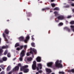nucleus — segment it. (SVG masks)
<instances>
[{
    "label": "nucleus",
    "instance_id": "5",
    "mask_svg": "<svg viewBox=\"0 0 74 74\" xmlns=\"http://www.w3.org/2000/svg\"><path fill=\"white\" fill-rule=\"evenodd\" d=\"M25 55V51L23 50L20 53V57H23Z\"/></svg>",
    "mask_w": 74,
    "mask_h": 74
},
{
    "label": "nucleus",
    "instance_id": "48",
    "mask_svg": "<svg viewBox=\"0 0 74 74\" xmlns=\"http://www.w3.org/2000/svg\"><path fill=\"white\" fill-rule=\"evenodd\" d=\"M71 6H72V7H74V3H73L71 4Z\"/></svg>",
    "mask_w": 74,
    "mask_h": 74
},
{
    "label": "nucleus",
    "instance_id": "34",
    "mask_svg": "<svg viewBox=\"0 0 74 74\" xmlns=\"http://www.w3.org/2000/svg\"><path fill=\"white\" fill-rule=\"evenodd\" d=\"M23 47H24V49H25V50L26 49V48H27V45H25L24 46H23Z\"/></svg>",
    "mask_w": 74,
    "mask_h": 74
},
{
    "label": "nucleus",
    "instance_id": "31",
    "mask_svg": "<svg viewBox=\"0 0 74 74\" xmlns=\"http://www.w3.org/2000/svg\"><path fill=\"white\" fill-rule=\"evenodd\" d=\"M7 71H10V68L9 66H8L7 68Z\"/></svg>",
    "mask_w": 74,
    "mask_h": 74
},
{
    "label": "nucleus",
    "instance_id": "44",
    "mask_svg": "<svg viewBox=\"0 0 74 74\" xmlns=\"http://www.w3.org/2000/svg\"><path fill=\"white\" fill-rule=\"evenodd\" d=\"M42 71L39 70V71L38 73H42Z\"/></svg>",
    "mask_w": 74,
    "mask_h": 74
},
{
    "label": "nucleus",
    "instance_id": "23",
    "mask_svg": "<svg viewBox=\"0 0 74 74\" xmlns=\"http://www.w3.org/2000/svg\"><path fill=\"white\" fill-rule=\"evenodd\" d=\"M71 28V30L74 32V26L73 25H71L70 26Z\"/></svg>",
    "mask_w": 74,
    "mask_h": 74
},
{
    "label": "nucleus",
    "instance_id": "22",
    "mask_svg": "<svg viewBox=\"0 0 74 74\" xmlns=\"http://www.w3.org/2000/svg\"><path fill=\"white\" fill-rule=\"evenodd\" d=\"M64 29H66L68 31V32H70V29L67 27H65L64 28Z\"/></svg>",
    "mask_w": 74,
    "mask_h": 74
},
{
    "label": "nucleus",
    "instance_id": "43",
    "mask_svg": "<svg viewBox=\"0 0 74 74\" xmlns=\"http://www.w3.org/2000/svg\"><path fill=\"white\" fill-rule=\"evenodd\" d=\"M3 60H0V63H3Z\"/></svg>",
    "mask_w": 74,
    "mask_h": 74
},
{
    "label": "nucleus",
    "instance_id": "16",
    "mask_svg": "<svg viewBox=\"0 0 74 74\" xmlns=\"http://www.w3.org/2000/svg\"><path fill=\"white\" fill-rule=\"evenodd\" d=\"M38 67L40 69H42V65L41 64H39L38 65Z\"/></svg>",
    "mask_w": 74,
    "mask_h": 74
},
{
    "label": "nucleus",
    "instance_id": "50",
    "mask_svg": "<svg viewBox=\"0 0 74 74\" xmlns=\"http://www.w3.org/2000/svg\"><path fill=\"white\" fill-rule=\"evenodd\" d=\"M32 40L34 41V38H33V37H32Z\"/></svg>",
    "mask_w": 74,
    "mask_h": 74
},
{
    "label": "nucleus",
    "instance_id": "45",
    "mask_svg": "<svg viewBox=\"0 0 74 74\" xmlns=\"http://www.w3.org/2000/svg\"><path fill=\"white\" fill-rule=\"evenodd\" d=\"M1 74H4V71H3L1 73Z\"/></svg>",
    "mask_w": 74,
    "mask_h": 74
},
{
    "label": "nucleus",
    "instance_id": "15",
    "mask_svg": "<svg viewBox=\"0 0 74 74\" xmlns=\"http://www.w3.org/2000/svg\"><path fill=\"white\" fill-rule=\"evenodd\" d=\"M20 41H23L24 40V37L23 36H21L19 38Z\"/></svg>",
    "mask_w": 74,
    "mask_h": 74
},
{
    "label": "nucleus",
    "instance_id": "51",
    "mask_svg": "<svg viewBox=\"0 0 74 74\" xmlns=\"http://www.w3.org/2000/svg\"><path fill=\"white\" fill-rule=\"evenodd\" d=\"M45 10H46L45 8H43V9H42V11H44Z\"/></svg>",
    "mask_w": 74,
    "mask_h": 74
},
{
    "label": "nucleus",
    "instance_id": "19",
    "mask_svg": "<svg viewBox=\"0 0 74 74\" xmlns=\"http://www.w3.org/2000/svg\"><path fill=\"white\" fill-rule=\"evenodd\" d=\"M46 71L47 73H51L52 71L50 69H46Z\"/></svg>",
    "mask_w": 74,
    "mask_h": 74
},
{
    "label": "nucleus",
    "instance_id": "27",
    "mask_svg": "<svg viewBox=\"0 0 74 74\" xmlns=\"http://www.w3.org/2000/svg\"><path fill=\"white\" fill-rule=\"evenodd\" d=\"M18 46H19V43H17L15 44V47H18Z\"/></svg>",
    "mask_w": 74,
    "mask_h": 74
},
{
    "label": "nucleus",
    "instance_id": "21",
    "mask_svg": "<svg viewBox=\"0 0 74 74\" xmlns=\"http://www.w3.org/2000/svg\"><path fill=\"white\" fill-rule=\"evenodd\" d=\"M8 48V46L6 45L5 46H2V49H6V48Z\"/></svg>",
    "mask_w": 74,
    "mask_h": 74
},
{
    "label": "nucleus",
    "instance_id": "28",
    "mask_svg": "<svg viewBox=\"0 0 74 74\" xmlns=\"http://www.w3.org/2000/svg\"><path fill=\"white\" fill-rule=\"evenodd\" d=\"M3 52V50L2 49H0V54H1Z\"/></svg>",
    "mask_w": 74,
    "mask_h": 74
},
{
    "label": "nucleus",
    "instance_id": "42",
    "mask_svg": "<svg viewBox=\"0 0 74 74\" xmlns=\"http://www.w3.org/2000/svg\"><path fill=\"white\" fill-rule=\"evenodd\" d=\"M12 71H11L10 72H9L8 74H12Z\"/></svg>",
    "mask_w": 74,
    "mask_h": 74
},
{
    "label": "nucleus",
    "instance_id": "13",
    "mask_svg": "<svg viewBox=\"0 0 74 74\" xmlns=\"http://www.w3.org/2000/svg\"><path fill=\"white\" fill-rule=\"evenodd\" d=\"M26 13L27 14V16L28 17H30V16H32V14L30 12L27 13V12H26Z\"/></svg>",
    "mask_w": 74,
    "mask_h": 74
},
{
    "label": "nucleus",
    "instance_id": "3",
    "mask_svg": "<svg viewBox=\"0 0 74 74\" xmlns=\"http://www.w3.org/2000/svg\"><path fill=\"white\" fill-rule=\"evenodd\" d=\"M29 52L30 53L32 54L33 57L34 58L33 52L34 53L35 55H36L37 54V50L34 48L33 49L31 47L30 48V52Z\"/></svg>",
    "mask_w": 74,
    "mask_h": 74
},
{
    "label": "nucleus",
    "instance_id": "60",
    "mask_svg": "<svg viewBox=\"0 0 74 74\" xmlns=\"http://www.w3.org/2000/svg\"><path fill=\"white\" fill-rule=\"evenodd\" d=\"M66 7H69V5H67Z\"/></svg>",
    "mask_w": 74,
    "mask_h": 74
},
{
    "label": "nucleus",
    "instance_id": "2",
    "mask_svg": "<svg viewBox=\"0 0 74 74\" xmlns=\"http://www.w3.org/2000/svg\"><path fill=\"white\" fill-rule=\"evenodd\" d=\"M62 62L61 60H60V61L58 60H57L55 62V66L56 67H60V68L63 67V65L61 64Z\"/></svg>",
    "mask_w": 74,
    "mask_h": 74
},
{
    "label": "nucleus",
    "instance_id": "40",
    "mask_svg": "<svg viewBox=\"0 0 74 74\" xmlns=\"http://www.w3.org/2000/svg\"><path fill=\"white\" fill-rule=\"evenodd\" d=\"M71 18V16H69L67 17L68 18Z\"/></svg>",
    "mask_w": 74,
    "mask_h": 74
},
{
    "label": "nucleus",
    "instance_id": "61",
    "mask_svg": "<svg viewBox=\"0 0 74 74\" xmlns=\"http://www.w3.org/2000/svg\"><path fill=\"white\" fill-rule=\"evenodd\" d=\"M1 71V69L0 68V71Z\"/></svg>",
    "mask_w": 74,
    "mask_h": 74
},
{
    "label": "nucleus",
    "instance_id": "35",
    "mask_svg": "<svg viewBox=\"0 0 74 74\" xmlns=\"http://www.w3.org/2000/svg\"><path fill=\"white\" fill-rule=\"evenodd\" d=\"M23 57H21L20 58H19V60L20 61H22L23 60Z\"/></svg>",
    "mask_w": 74,
    "mask_h": 74
},
{
    "label": "nucleus",
    "instance_id": "47",
    "mask_svg": "<svg viewBox=\"0 0 74 74\" xmlns=\"http://www.w3.org/2000/svg\"><path fill=\"white\" fill-rule=\"evenodd\" d=\"M26 55H27V56H29V53L28 52V53H27Z\"/></svg>",
    "mask_w": 74,
    "mask_h": 74
},
{
    "label": "nucleus",
    "instance_id": "52",
    "mask_svg": "<svg viewBox=\"0 0 74 74\" xmlns=\"http://www.w3.org/2000/svg\"><path fill=\"white\" fill-rule=\"evenodd\" d=\"M1 38H0V43H1Z\"/></svg>",
    "mask_w": 74,
    "mask_h": 74
},
{
    "label": "nucleus",
    "instance_id": "57",
    "mask_svg": "<svg viewBox=\"0 0 74 74\" xmlns=\"http://www.w3.org/2000/svg\"><path fill=\"white\" fill-rule=\"evenodd\" d=\"M27 19L28 21H30V18H27Z\"/></svg>",
    "mask_w": 74,
    "mask_h": 74
},
{
    "label": "nucleus",
    "instance_id": "9",
    "mask_svg": "<svg viewBox=\"0 0 74 74\" xmlns=\"http://www.w3.org/2000/svg\"><path fill=\"white\" fill-rule=\"evenodd\" d=\"M3 36L4 38H5V41L7 42V43H8V40H7V39L6 38V37L5 36V35L4 34V33H3Z\"/></svg>",
    "mask_w": 74,
    "mask_h": 74
},
{
    "label": "nucleus",
    "instance_id": "11",
    "mask_svg": "<svg viewBox=\"0 0 74 74\" xmlns=\"http://www.w3.org/2000/svg\"><path fill=\"white\" fill-rule=\"evenodd\" d=\"M29 38H30V37H29V36H27L26 37V39H25L24 40L25 43H27V41H28V40H29Z\"/></svg>",
    "mask_w": 74,
    "mask_h": 74
},
{
    "label": "nucleus",
    "instance_id": "58",
    "mask_svg": "<svg viewBox=\"0 0 74 74\" xmlns=\"http://www.w3.org/2000/svg\"><path fill=\"white\" fill-rule=\"evenodd\" d=\"M36 74H38V72H37L36 73Z\"/></svg>",
    "mask_w": 74,
    "mask_h": 74
},
{
    "label": "nucleus",
    "instance_id": "55",
    "mask_svg": "<svg viewBox=\"0 0 74 74\" xmlns=\"http://www.w3.org/2000/svg\"><path fill=\"white\" fill-rule=\"evenodd\" d=\"M72 11L73 12H74V9L72 10Z\"/></svg>",
    "mask_w": 74,
    "mask_h": 74
},
{
    "label": "nucleus",
    "instance_id": "1",
    "mask_svg": "<svg viewBox=\"0 0 74 74\" xmlns=\"http://www.w3.org/2000/svg\"><path fill=\"white\" fill-rule=\"evenodd\" d=\"M28 66L27 65H26L23 66L20 68V70L21 71H23V70L24 72L25 73H27L29 72V69L28 68Z\"/></svg>",
    "mask_w": 74,
    "mask_h": 74
},
{
    "label": "nucleus",
    "instance_id": "62",
    "mask_svg": "<svg viewBox=\"0 0 74 74\" xmlns=\"http://www.w3.org/2000/svg\"><path fill=\"white\" fill-rule=\"evenodd\" d=\"M34 36L32 35V37H34Z\"/></svg>",
    "mask_w": 74,
    "mask_h": 74
},
{
    "label": "nucleus",
    "instance_id": "20",
    "mask_svg": "<svg viewBox=\"0 0 74 74\" xmlns=\"http://www.w3.org/2000/svg\"><path fill=\"white\" fill-rule=\"evenodd\" d=\"M54 13L55 14V16H57L58 15H59V14H58V12L56 11L54 12Z\"/></svg>",
    "mask_w": 74,
    "mask_h": 74
},
{
    "label": "nucleus",
    "instance_id": "8",
    "mask_svg": "<svg viewBox=\"0 0 74 74\" xmlns=\"http://www.w3.org/2000/svg\"><path fill=\"white\" fill-rule=\"evenodd\" d=\"M53 64V62H50L47 64V66L48 67H52V64Z\"/></svg>",
    "mask_w": 74,
    "mask_h": 74
},
{
    "label": "nucleus",
    "instance_id": "6",
    "mask_svg": "<svg viewBox=\"0 0 74 74\" xmlns=\"http://www.w3.org/2000/svg\"><path fill=\"white\" fill-rule=\"evenodd\" d=\"M57 18L58 20H63L64 19V16H63L60 15L57 17Z\"/></svg>",
    "mask_w": 74,
    "mask_h": 74
},
{
    "label": "nucleus",
    "instance_id": "12",
    "mask_svg": "<svg viewBox=\"0 0 74 74\" xmlns=\"http://www.w3.org/2000/svg\"><path fill=\"white\" fill-rule=\"evenodd\" d=\"M9 32H10V31L9 30H8V29H5L4 31V33H5V34H9Z\"/></svg>",
    "mask_w": 74,
    "mask_h": 74
},
{
    "label": "nucleus",
    "instance_id": "14",
    "mask_svg": "<svg viewBox=\"0 0 74 74\" xmlns=\"http://www.w3.org/2000/svg\"><path fill=\"white\" fill-rule=\"evenodd\" d=\"M27 60L28 62H31L32 60V58L31 57H28L27 58Z\"/></svg>",
    "mask_w": 74,
    "mask_h": 74
},
{
    "label": "nucleus",
    "instance_id": "24",
    "mask_svg": "<svg viewBox=\"0 0 74 74\" xmlns=\"http://www.w3.org/2000/svg\"><path fill=\"white\" fill-rule=\"evenodd\" d=\"M54 10H57V11H59L60 9L58 7H56L54 9Z\"/></svg>",
    "mask_w": 74,
    "mask_h": 74
},
{
    "label": "nucleus",
    "instance_id": "38",
    "mask_svg": "<svg viewBox=\"0 0 74 74\" xmlns=\"http://www.w3.org/2000/svg\"><path fill=\"white\" fill-rule=\"evenodd\" d=\"M18 66V67H21V64H20V63H19V64H18V66Z\"/></svg>",
    "mask_w": 74,
    "mask_h": 74
},
{
    "label": "nucleus",
    "instance_id": "29",
    "mask_svg": "<svg viewBox=\"0 0 74 74\" xmlns=\"http://www.w3.org/2000/svg\"><path fill=\"white\" fill-rule=\"evenodd\" d=\"M7 56L8 58H10V57H11V54H10V53H8Z\"/></svg>",
    "mask_w": 74,
    "mask_h": 74
},
{
    "label": "nucleus",
    "instance_id": "64",
    "mask_svg": "<svg viewBox=\"0 0 74 74\" xmlns=\"http://www.w3.org/2000/svg\"><path fill=\"white\" fill-rule=\"evenodd\" d=\"M51 74H55L54 73H51Z\"/></svg>",
    "mask_w": 74,
    "mask_h": 74
},
{
    "label": "nucleus",
    "instance_id": "36",
    "mask_svg": "<svg viewBox=\"0 0 74 74\" xmlns=\"http://www.w3.org/2000/svg\"><path fill=\"white\" fill-rule=\"evenodd\" d=\"M59 74H64V73L63 72H59Z\"/></svg>",
    "mask_w": 74,
    "mask_h": 74
},
{
    "label": "nucleus",
    "instance_id": "39",
    "mask_svg": "<svg viewBox=\"0 0 74 74\" xmlns=\"http://www.w3.org/2000/svg\"><path fill=\"white\" fill-rule=\"evenodd\" d=\"M16 49L17 51H19L21 49L19 47H18L16 48Z\"/></svg>",
    "mask_w": 74,
    "mask_h": 74
},
{
    "label": "nucleus",
    "instance_id": "49",
    "mask_svg": "<svg viewBox=\"0 0 74 74\" xmlns=\"http://www.w3.org/2000/svg\"><path fill=\"white\" fill-rule=\"evenodd\" d=\"M36 69H37V71L39 70V68L38 67H37L36 68Z\"/></svg>",
    "mask_w": 74,
    "mask_h": 74
},
{
    "label": "nucleus",
    "instance_id": "56",
    "mask_svg": "<svg viewBox=\"0 0 74 74\" xmlns=\"http://www.w3.org/2000/svg\"><path fill=\"white\" fill-rule=\"evenodd\" d=\"M2 70H4V68H3H3H2Z\"/></svg>",
    "mask_w": 74,
    "mask_h": 74
},
{
    "label": "nucleus",
    "instance_id": "37",
    "mask_svg": "<svg viewBox=\"0 0 74 74\" xmlns=\"http://www.w3.org/2000/svg\"><path fill=\"white\" fill-rule=\"evenodd\" d=\"M20 49H22L23 48V45L20 46Z\"/></svg>",
    "mask_w": 74,
    "mask_h": 74
},
{
    "label": "nucleus",
    "instance_id": "46",
    "mask_svg": "<svg viewBox=\"0 0 74 74\" xmlns=\"http://www.w3.org/2000/svg\"><path fill=\"white\" fill-rule=\"evenodd\" d=\"M45 9L46 10H49V8L47 7L45 8Z\"/></svg>",
    "mask_w": 74,
    "mask_h": 74
},
{
    "label": "nucleus",
    "instance_id": "26",
    "mask_svg": "<svg viewBox=\"0 0 74 74\" xmlns=\"http://www.w3.org/2000/svg\"><path fill=\"white\" fill-rule=\"evenodd\" d=\"M7 53H8V51L7 50H6L4 53V55H7Z\"/></svg>",
    "mask_w": 74,
    "mask_h": 74
},
{
    "label": "nucleus",
    "instance_id": "10",
    "mask_svg": "<svg viewBox=\"0 0 74 74\" xmlns=\"http://www.w3.org/2000/svg\"><path fill=\"white\" fill-rule=\"evenodd\" d=\"M36 59L38 62H40L41 60V58L40 57H38Z\"/></svg>",
    "mask_w": 74,
    "mask_h": 74
},
{
    "label": "nucleus",
    "instance_id": "54",
    "mask_svg": "<svg viewBox=\"0 0 74 74\" xmlns=\"http://www.w3.org/2000/svg\"><path fill=\"white\" fill-rule=\"evenodd\" d=\"M19 74H22V72H20Z\"/></svg>",
    "mask_w": 74,
    "mask_h": 74
},
{
    "label": "nucleus",
    "instance_id": "18",
    "mask_svg": "<svg viewBox=\"0 0 74 74\" xmlns=\"http://www.w3.org/2000/svg\"><path fill=\"white\" fill-rule=\"evenodd\" d=\"M68 72L69 73H71V72H72V73H74V69H72L71 70H69L68 71Z\"/></svg>",
    "mask_w": 74,
    "mask_h": 74
},
{
    "label": "nucleus",
    "instance_id": "7",
    "mask_svg": "<svg viewBox=\"0 0 74 74\" xmlns=\"http://www.w3.org/2000/svg\"><path fill=\"white\" fill-rule=\"evenodd\" d=\"M19 69V67L18 66H16L14 68L13 70V72H14V71H18Z\"/></svg>",
    "mask_w": 74,
    "mask_h": 74
},
{
    "label": "nucleus",
    "instance_id": "30",
    "mask_svg": "<svg viewBox=\"0 0 74 74\" xmlns=\"http://www.w3.org/2000/svg\"><path fill=\"white\" fill-rule=\"evenodd\" d=\"M51 5L52 7H55V4L54 3H52Z\"/></svg>",
    "mask_w": 74,
    "mask_h": 74
},
{
    "label": "nucleus",
    "instance_id": "53",
    "mask_svg": "<svg viewBox=\"0 0 74 74\" xmlns=\"http://www.w3.org/2000/svg\"><path fill=\"white\" fill-rule=\"evenodd\" d=\"M54 1V0H51V2H53Z\"/></svg>",
    "mask_w": 74,
    "mask_h": 74
},
{
    "label": "nucleus",
    "instance_id": "4",
    "mask_svg": "<svg viewBox=\"0 0 74 74\" xmlns=\"http://www.w3.org/2000/svg\"><path fill=\"white\" fill-rule=\"evenodd\" d=\"M32 68L34 70H35L36 69V68H37L36 62L35 61H34L33 62V64L32 66Z\"/></svg>",
    "mask_w": 74,
    "mask_h": 74
},
{
    "label": "nucleus",
    "instance_id": "41",
    "mask_svg": "<svg viewBox=\"0 0 74 74\" xmlns=\"http://www.w3.org/2000/svg\"><path fill=\"white\" fill-rule=\"evenodd\" d=\"M0 67H1V68H2L3 67H4V65H0Z\"/></svg>",
    "mask_w": 74,
    "mask_h": 74
},
{
    "label": "nucleus",
    "instance_id": "63",
    "mask_svg": "<svg viewBox=\"0 0 74 74\" xmlns=\"http://www.w3.org/2000/svg\"><path fill=\"white\" fill-rule=\"evenodd\" d=\"M7 21H8V22L9 21H10V20H7Z\"/></svg>",
    "mask_w": 74,
    "mask_h": 74
},
{
    "label": "nucleus",
    "instance_id": "33",
    "mask_svg": "<svg viewBox=\"0 0 74 74\" xmlns=\"http://www.w3.org/2000/svg\"><path fill=\"white\" fill-rule=\"evenodd\" d=\"M63 25V23H60L59 24L58 26H62Z\"/></svg>",
    "mask_w": 74,
    "mask_h": 74
},
{
    "label": "nucleus",
    "instance_id": "17",
    "mask_svg": "<svg viewBox=\"0 0 74 74\" xmlns=\"http://www.w3.org/2000/svg\"><path fill=\"white\" fill-rule=\"evenodd\" d=\"M2 60L3 61H6L7 60V58L5 57H4L2 58Z\"/></svg>",
    "mask_w": 74,
    "mask_h": 74
},
{
    "label": "nucleus",
    "instance_id": "25",
    "mask_svg": "<svg viewBox=\"0 0 74 74\" xmlns=\"http://www.w3.org/2000/svg\"><path fill=\"white\" fill-rule=\"evenodd\" d=\"M31 44L32 47H35V43L34 42H33Z\"/></svg>",
    "mask_w": 74,
    "mask_h": 74
},
{
    "label": "nucleus",
    "instance_id": "32",
    "mask_svg": "<svg viewBox=\"0 0 74 74\" xmlns=\"http://www.w3.org/2000/svg\"><path fill=\"white\" fill-rule=\"evenodd\" d=\"M70 24L71 25H73L74 24V21H72L70 22Z\"/></svg>",
    "mask_w": 74,
    "mask_h": 74
},
{
    "label": "nucleus",
    "instance_id": "59",
    "mask_svg": "<svg viewBox=\"0 0 74 74\" xmlns=\"http://www.w3.org/2000/svg\"><path fill=\"white\" fill-rule=\"evenodd\" d=\"M15 59H16V58H14L13 59V60H15Z\"/></svg>",
    "mask_w": 74,
    "mask_h": 74
}]
</instances>
